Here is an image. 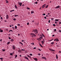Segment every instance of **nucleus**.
Returning a JSON list of instances; mask_svg holds the SVG:
<instances>
[{
    "label": "nucleus",
    "mask_w": 61,
    "mask_h": 61,
    "mask_svg": "<svg viewBox=\"0 0 61 61\" xmlns=\"http://www.w3.org/2000/svg\"><path fill=\"white\" fill-rule=\"evenodd\" d=\"M33 31L34 32L35 34H37L38 33V31L37 29L33 30Z\"/></svg>",
    "instance_id": "f257e3e1"
},
{
    "label": "nucleus",
    "mask_w": 61,
    "mask_h": 61,
    "mask_svg": "<svg viewBox=\"0 0 61 61\" xmlns=\"http://www.w3.org/2000/svg\"><path fill=\"white\" fill-rule=\"evenodd\" d=\"M30 35L31 36H32V37H35V36H36V34L33 33H31Z\"/></svg>",
    "instance_id": "f03ea898"
},
{
    "label": "nucleus",
    "mask_w": 61,
    "mask_h": 61,
    "mask_svg": "<svg viewBox=\"0 0 61 61\" xmlns=\"http://www.w3.org/2000/svg\"><path fill=\"white\" fill-rule=\"evenodd\" d=\"M46 4H44L42 6V8H44V7H46Z\"/></svg>",
    "instance_id": "7ed1b4c3"
},
{
    "label": "nucleus",
    "mask_w": 61,
    "mask_h": 61,
    "mask_svg": "<svg viewBox=\"0 0 61 61\" xmlns=\"http://www.w3.org/2000/svg\"><path fill=\"white\" fill-rule=\"evenodd\" d=\"M19 5H20V6H22V3L21 2V3H20V2H19L18 3Z\"/></svg>",
    "instance_id": "20e7f679"
},
{
    "label": "nucleus",
    "mask_w": 61,
    "mask_h": 61,
    "mask_svg": "<svg viewBox=\"0 0 61 61\" xmlns=\"http://www.w3.org/2000/svg\"><path fill=\"white\" fill-rule=\"evenodd\" d=\"M54 41H56V42H58L59 41V40L58 38L54 40Z\"/></svg>",
    "instance_id": "39448f33"
},
{
    "label": "nucleus",
    "mask_w": 61,
    "mask_h": 61,
    "mask_svg": "<svg viewBox=\"0 0 61 61\" xmlns=\"http://www.w3.org/2000/svg\"><path fill=\"white\" fill-rule=\"evenodd\" d=\"M24 57L25 59H27V60H29V59L27 57L25 56H24Z\"/></svg>",
    "instance_id": "423d86ee"
},
{
    "label": "nucleus",
    "mask_w": 61,
    "mask_h": 61,
    "mask_svg": "<svg viewBox=\"0 0 61 61\" xmlns=\"http://www.w3.org/2000/svg\"><path fill=\"white\" fill-rule=\"evenodd\" d=\"M8 18H9V16H8V15H6V19H8Z\"/></svg>",
    "instance_id": "0eeeda50"
},
{
    "label": "nucleus",
    "mask_w": 61,
    "mask_h": 61,
    "mask_svg": "<svg viewBox=\"0 0 61 61\" xmlns=\"http://www.w3.org/2000/svg\"><path fill=\"white\" fill-rule=\"evenodd\" d=\"M60 8V6H59V5H58L55 8V9H57L58 8Z\"/></svg>",
    "instance_id": "6e6552de"
},
{
    "label": "nucleus",
    "mask_w": 61,
    "mask_h": 61,
    "mask_svg": "<svg viewBox=\"0 0 61 61\" xmlns=\"http://www.w3.org/2000/svg\"><path fill=\"white\" fill-rule=\"evenodd\" d=\"M12 48L13 49V50H15V47L14 46H12Z\"/></svg>",
    "instance_id": "1a4fd4ad"
},
{
    "label": "nucleus",
    "mask_w": 61,
    "mask_h": 61,
    "mask_svg": "<svg viewBox=\"0 0 61 61\" xmlns=\"http://www.w3.org/2000/svg\"><path fill=\"white\" fill-rule=\"evenodd\" d=\"M33 59H34L36 61H37L38 60L37 59V58H33Z\"/></svg>",
    "instance_id": "9d476101"
},
{
    "label": "nucleus",
    "mask_w": 61,
    "mask_h": 61,
    "mask_svg": "<svg viewBox=\"0 0 61 61\" xmlns=\"http://www.w3.org/2000/svg\"><path fill=\"white\" fill-rule=\"evenodd\" d=\"M18 52H20V53H21L22 52V51H21V50L19 49L18 51Z\"/></svg>",
    "instance_id": "9b49d317"
},
{
    "label": "nucleus",
    "mask_w": 61,
    "mask_h": 61,
    "mask_svg": "<svg viewBox=\"0 0 61 61\" xmlns=\"http://www.w3.org/2000/svg\"><path fill=\"white\" fill-rule=\"evenodd\" d=\"M42 59H45V60H46V58L45 57H42Z\"/></svg>",
    "instance_id": "f8f14e48"
},
{
    "label": "nucleus",
    "mask_w": 61,
    "mask_h": 61,
    "mask_svg": "<svg viewBox=\"0 0 61 61\" xmlns=\"http://www.w3.org/2000/svg\"><path fill=\"white\" fill-rule=\"evenodd\" d=\"M34 13V11H33V10H32L31 11V14H33V13Z\"/></svg>",
    "instance_id": "ddd939ff"
},
{
    "label": "nucleus",
    "mask_w": 61,
    "mask_h": 61,
    "mask_svg": "<svg viewBox=\"0 0 61 61\" xmlns=\"http://www.w3.org/2000/svg\"><path fill=\"white\" fill-rule=\"evenodd\" d=\"M56 58L57 59H58V56L56 54Z\"/></svg>",
    "instance_id": "4468645a"
},
{
    "label": "nucleus",
    "mask_w": 61,
    "mask_h": 61,
    "mask_svg": "<svg viewBox=\"0 0 61 61\" xmlns=\"http://www.w3.org/2000/svg\"><path fill=\"white\" fill-rule=\"evenodd\" d=\"M15 7L16 9H17V6L16 5H15Z\"/></svg>",
    "instance_id": "2eb2a0df"
},
{
    "label": "nucleus",
    "mask_w": 61,
    "mask_h": 61,
    "mask_svg": "<svg viewBox=\"0 0 61 61\" xmlns=\"http://www.w3.org/2000/svg\"><path fill=\"white\" fill-rule=\"evenodd\" d=\"M27 56H28V57L29 58H31V56H29V55H27Z\"/></svg>",
    "instance_id": "dca6fc26"
},
{
    "label": "nucleus",
    "mask_w": 61,
    "mask_h": 61,
    "mask_svg": "<svg viewBox=\"0 0 61 61\" xmlns=\"http://www.w3.org/2000/svg\"><path fill=\"white\" fill-rule=\"evenodd\" d=\"M59 19H55V21H59Z\"/></svg>",
    "instance_id": "f3484780"
},
{
    "label": "nucleus",
    "mask_w": 61,
    "mask_h": 61,
    "mask_svg": "<svg viewBox=\"0 0 61 61\" xmlns=\"http://www.w3.org/2000/svg\"><path fill=\"white\" fill-rule=\"evenodd\" d=\"M41 43H42V45H43L44 44V41H41Z\"/></svg>",
    "instance_id": "a211bd4d"
},
{
    "label": "nucleus",
    "mask_w": 61,
    "mask_h": 61,
    "mask_svg": "<svg viewBox=\"0 0 61 61\" xmlns=\"http://www.w3.org/2000/svg\"><path fill=\"white\" fill-rule=\"evenodd\" d=\"M11 42H13L14 41V40L13 39H12L10 40Z\"/></svg>",
    "instance_id": "6ab92c4d"
},
{
    "label": "nucleus",
    "mask_w": 61,
    "mask_h": 61,
    "mask_svg": "<svg viewBox=\"0 0 61 61\" xmlns=\"http://www.w3.org/2000/svg\"><path fill=\"white\" fill-rule=\"evenodd\" d=\"M10 43V42L9 41L7 43V45H9Z\"/></svg>",
    "instance_id": "aec40b11"
},
{
    "label": "nucleus",
    "mask_w": 61,
    "mask_h": 61,
    "mask_svg": "<svg viewBox=\"0 0 61 61\" xmlns=\"http://www.w3.org/2000/svg\"><path fill=\"white\" fill-rule=\"evenodd\" d=\"M2 51H3V52H5V50L3 49V50H2Z\"/></svg>",
    "instance_id": "412c9836"
},
{
    "label": "nucleus",
    "mask_w": 61,
    "mask_h": 61,
    "mask_svg": "<svg viewBox=\"0 0 61 61\" xmlns=\"http://www.w3.org/2000/svg\"><path fill=\"white\" fill-rule=\"evenodd\" d=\"M39 45H40V46H41V47H43V46H42V45H41V44H40Z\"/></svg>",
    "instance_id": "4be33fe9"
},
{
    "label": "nucleus",
    "mask_w": 61,
    "mask_h": 61,
    "mask_svg": "<svg viewBox=\"0 0 61 61\" xmlns=\"http://www.w3.org/2000/svg\"><path fill=\"white\" fill-rule=\"evenodd\" d=\"M17 57V55H15V59Z\"/></svg>",
    "instance_id": "5701e85b"
},
{
    "label": "nucleus",
    "mask_w": 61,
    "mask_h": 61,
    "mask_svg": "<svg viewBox=\"0 0 61 61\" xmlns=\"http://www.w3.org/2000/svg\"><path fill=\"white\" fill-rule=\"evenodd\" d=\"M31 45H35V44L34 43H31Z\"/></svg>",
    "instance_id": "b1692460"
},
{
    "label": "nucleus",
    "mask_w": 61,
    "mask_h": 61,
    "mask_svg": "<svg viewBox=\"0 0 61 61\" xmlns=\"http://www.w3.org/2000/svg\"><path fill=\"white\" fill-rule=\"evenodd\" d=\"M3 58H0V59H1L2 61H3Z\"/></svg>",
    "instance_id": "393cba45"
},
{
    "label": "nucleus",
    "mask_w": 61,
    "mask_h": 61,
    "mask_svg": "<svg viewBox=\"0 0 61 61\" xmlns=\"http://www.w3.org/2000/svg\"><path fill=\"white\" fill-rule=\"evenodd\" d=\"M48 5H47L46 7H45V8H47V7H48Z\"/></svg>",
    "instance_id": "a878e982"
},
{
    "label": "nucleus",
    "mask_w": 61,
    "mask_h": 61,
    "mask_svg": "<svg viewBox=\"0 0 61 61\" xmlns=\"http://www.w3.org/2000/svg\"><path fill=\"white\" fill-rule=\"evenodd\" d=\"M17 26H15V29H17Z\"/></svg>",
    "instance_id": "bb28decb"
},
{
    "label": "nucleus",
    "mask_w": 61,
    "mask_h": 61,
    "mask_svg": "<svg viewBox=\"0 0 61 61\" xmlns=\"http://www.w3.org/2000/svg\"><path fill=\"white\" fill-rule=\"evenodd\" d=\"M41 34L42 36H43L44 37H45V36H44V34H43L42 33Z\"/></svg>",
    "instance_id": "cd10ccee"
},
{
    "label": "nucleus",
    "mask_w": 61,
    "mask_h": 61,
    "mask_svg": "<svg viewBox=\"0 0 61 61\" xmlns=\"http://www.w3.org/2000/svg\"><path fill=\"white\" fill-rule=\"evenodd\" d=\"M15 11V10H12L10 11V12H13V11Z\"/></svg>",
    "instance_id": "c85d7f7f"
},
{
    "label": "nucleus",
    "mask_w": 61,
    "mask_h": 61,
    "mask_svg": "<svg viewBox=\"0 0 61 61\" xmlns=\"http://www.w3.org/2000/svg\"><path fill=\"white\" fill-rule=\"evenodd\" d=\"M51 44H52V45H53V44H54V42H51Z\"/></svg>",
    "instance_id": "c756f323"
},
{
    "label": "nucleus",
    "mask_w": 61,
    "mask_h": 61,
    "mask_svg": "<svg viewBox=\"0 0 61 61\" xmlns=\"http://www.w3.org/2000/svg\"><path fill=\"white\" fill-rule=\"evenodd\" d=\"M41 40V39H40L39 40H38V41L39 42H40V41Z\"/></svg>",
    "instance_id": "7c9ffc66"
},
{
    "label": "nucleus",
    "mask_w": 61,
    "mask_h": 61,
    "mask_svg": "<svg viewBox=\"0 0 61 61\" xmlns=\"http://www.w3.org/2000/svg\"><path fill=\"white\" fill-rule=\"evenodd\" d=\"M26 9H28V10L29 9H30V8H28V7H26Z\"/></svg>",
    "instance_id": "2f4dec72"
},
{
    "label": "nucleus",
    "mask_w": 61,
    "mask_h": 61,
    "mask_svg": "<svg viewBox=\"0 0 61 61\" xmlns=\"http://www.w3.org/2000/svg\"><path fill=\"white\" fill-rule=\"evenodd\" d=\"M13 20H14V21H15V20H16V19L15 18H14L13 19Z\"/></svg>",
    "instance_id": "473e14b6"
},
{
    "label": "nucleus",
    "mask_w": 61,
    "mask_h": 61,
    "mask_svg": "<svg viewBox=\"0 0 61 61\" xmlns=\"http://www.w3.org/2000/svg\"><path fill=\"white\" fill-rule=\"evenodd\" d=\"M30 56H33L32 54L31 53L30 54Z\"/></svg>",
    "instance_id": "72a5a7b5"
},
{
    "label": "nucleus",
    "mask_w": 61,
    "mask_h": 61,
    "mask_svg": "<svg viewBox=\"0 0 61 61\" xmlns=\"http://www.w3.org/2000/svg\"><path fill=\"white\" fill-rule=\"evenodd\" d=\"M10 56H13V54H12V53H10Z\"/></svg>",
    "instance_id": "f704fd0d"
},
{
    "label": "nucleus",
    "mask_w": 61,
    "mask_h": 61,
    "mask_svg": "<svg viewBox=\"0 0 61 61\" xmlns=\"http://www.w3.org/2000/svg\"><path fill=\"white\" fill-rule=\"evenodd\" d=\"M0 32L2 33L3 32V30H0Z\"/></svg>",
    "instance_id": "c9c22d12"
},
{
    "label": "nucleus",
    "mask_w": 61,
    "mask_h": 61,
    "mask_svg": "<svg viewBox=\"0 0 61 61\" xmlns=\"http://www.w3.org/2000/svg\"><path fill=\"white\" fill-rule=\"evenodd\" d=\"M21 50H22V51H25V49H22Z\"/></svg>",
    "instance_id": "e433bc0d"
},
{
    "label": "nucleus",
    "mask_w": 61,
    "mask_h": 61,
    "mask_svg": "<svg viewBox=\"0 0 61 61\" xmlns=\"http://www.w3.org/2000/svg\"><path fill=\"white\" fill-rule=\"evenodd\" d=\"M38 2L36 1V2L34 3L35 4H37Z\"/></svg>",
    "instance_id": "4c0bfd02"
},
{
    "label": "nucleus",
    "mask_w": 61,
    "mask_h": 61,
    "mask_svg": "<svg viewBox=\"0 0 61 61\" xmlns=\"http://www.w3.org/2000/svg\"><path fill=\"white\" fill-rule=\"evenodd\" d=\"M40 39H43V37H40Z\"/></svg>",
    "instance_id": "58836bf2"
},
{
    "label": "nucleus",
    "mask_w": 61,
    "mask_h": 61,
    "mask_svg": "<svg viewBox=\"0 0 61 61\" xmlns=\"http://www.w3.org/2000/svg\"><path fill=\"white\" fill-rule=\"evenodd\" d=\"M18 16V15H15V17H16V16Z\"/></svg>",
    "instance_id": "ea45409f"
},
{
    "label": "nucleus",
    "mask_w": 61,
    "mask_h": 61,
    "mask_svg": "<svg viewBox=\"0 0 61 61\" xmlns=\"http://www.w3.org/2000/svg\"><path fill=\"white\" fill-rule=\"evenodd\" d=\"M9 32H13V31L12 30H10L9 31Z\"/></svg>",
    "instance_id": "a19ab883"
},
{
    "label": "nucleus",
    "mask_w": 61,
    "mask_h": 61,
    "mask_svg": "<svg viewBox=\"0 0 61 61\" xmlns=\"http://www.w3.org/2000/svg\"><path fill=\"white\" fill-rule=\"evenodd\" d=\"M53 25L54 26H56V25L55 24H53Z\"/></svg>",
    "instance_id": "79ce46f5"
},
{
    "label": "nucleus",
    "mask_w": 61,
    "mask_h": 61,
    "mask_svg": "<svg viewBox=\"0 0 61 61\" xmlns=\"http://www.w3.org/2000/svg\"><path fill=\"white\" fill-rule=\"evenodd\" d=\"M17 25L18 26H20V24H17Z\"/></svg>",
    "instance_id": "37998d69"
},
{
    "label": "nucleus",
    "mask_w": 61,
    "mask_h": 61,
    "mask_svg": "<svg viewBox=\"0 0 61 61\" xmlns=\"http://www.w3.org/2000/svg\"><path fill=\"white\" fill-rule=\"evenodd\" d=\"M38 56H40L41 55V54L40 53H38Z\"/></svg>",
    "instance_id": "c03bdc74"
},
{
    "label": "nucleus",
    "mask_w": 61,
    "mask_h": 61,
    "mask_svg": "<svg viewBox=\"0 0 61 61\" xmlns=\"http://www.w3.org/2000/svg\"><path fill=\"white\" fill-rule=\"evenodd\" d=\"M49 50L51 51H52V49H50Z\"/></svg>",
    "instance_id": "a18cd8bd"
},
{
    "label": "nucleus",
    "mask_w": 61,
    "mask_h": 61,
    "mask_svg": "<svg viewBox=\"0 0 61 61\" xmlns=\"http://www.w3.org/2000/svg\"><path fill=\"white\" fill-rule=\"evenodd\" d=\"M29 22L27 23V25H29Z\"/></svg>",
    "instance_id": "49530a36"
},
{
    "label": "nucleus",
    "mask_w": 61,
    "mask_h": 61,
    "mask_svg": "<svg viewBox=\"0 0 61 61\" xmlns=\"http://www.w3.org/2000/svg\"><path fill=\"white\" fill-rule=\"evenodd\" d=\"M43 15H46V14L45 13H44L42 14Z\"/></svg>",
    "instance_id": "de8ad7c7"
},
{
    "label": "nucleus",
    "mask_w": 61,
    "mask_h": 61,
    "mask_svg": "<svg viewBox=\"0 0 61 61\" xmlns=\"http://www.w3.org/2000/svg\"><path fill=\"white\" fill-rule=\"evenodd\" d=\"M56 29H55L54 30V32H56Z\"/></svg>",
    "instance_id": "09e8293b"
},
{
    "label": "nucleus",
    "mask_w": 61,
    "mask_h": 61,
    "mask_svg": "<svg viewBox=\"0 0 61 61\" xmlns=\"http://www.w3.org/2000/svg\"><path fill=\"white\" fill-rule=\"evenodd\" d=\"M6 3H8V1H6Z\"/></svg>",
    "instance_id": "8fccbe9b"
},
{
    "label": "nucleus",
    "mask_w": 61,
    "mask_h": 61,
    "mask_svg": "<svg viewBox=\"0 0 61 61\" xmlns=\"http://www.w3.org/2000/svg\"><path fill=\"white\" fill-rule=\"evenodd\" d=\"M52 52H55V50H52Z\"/></svg>",
    "instance_id": "3c124183"
},
{
    "label": "nucleus",
    "mask_w": 61,
    "mask_h": 61,
    "mask_svg": "<svg viewBox=\"0 0 61 61\" xmlns=\"http://www.w3.org/2000/svg\"><path fill=\"white\" fill-rule=\"evenodd\" d=\"M51 20H54V19L53 18H51Z\"/></svg>",
    "instance_id": "603ef678"
},
{
    "label": "nucleus",
    "mask_w": 61,
    "mask_h": 61,
    "mask_svg": "<svg viewBox=\"0 0 61 61\" xmlns=\"http://www.w3.org/2000/svg\"><path fill=\"white\" fill-rule=\"evenodd\" d=\"M59 32H61V30H59V31H58Z\"/></svg>",
    "instance_id": "864d4df0"
},
{
    "label": "nucleus",
    "mask_w": 61,
    "mask_h": 61,
    "mask_svg": "<svg viewBox=\"0 0 61 61\" xmlns=\"http://www.w3.org/2000/svg\"><path fill=\"white\" fill-rule=\"evenodd\" d=\"M36 49V47H34V48H33V49Z\"/></svg>",
    "instance_id": "5fc2aeb1"
},
{
    "label": "nucleus",
    "mask_w": 61,
    "mask_h": 61,
    "mask_svg": "<svg viewBox=\"0 0 61 61\" xmlns=\"http://www.w3.org/2000/svg\"><path fill=\"white\" fill-rule=\"evenodd\" d=\"M9 39H11V38L10 37H9Z\"/></svg>",
    "instance_id": "6e6d98bb"
},
{
    "label": "nucleus",
    "mask_w": 61,
    "mask_h": 61,
    "mask_svg": "<svg viewBox=\"0 0 61 61\" xmlns=\"http://www.w3.org/2000/svg\"><path fill=\"white\" fill-rule=\"evenodd\" d=\"M53 40V39H52V40H50V41H52V40Z\"/></svg>",
    "instance_id": "4d7b16f0"
},
{
    "label": "nucleus",
    "mask_w": 61,
    "mask_h": 61,
    "mask_svg": "<svg viewBox=\"0 0 61 61\" xmlns=\"http://www.w3.org/2000/svg\"><path fill=\"white\" fill-rule=\"evenodd\" d=\"M53 40V39H52V40H50V41H52V40Z\"/></svg>",
    "instance_id": "13d9d810"
},
{
    "label": "nucleus",
    "mask_w": 61,
    "mask_h": 61,
    "mask_svg": "<svg viewBox=\"0 0 61 61\" xmlns=\"http://www.w3.org/2000/svg\"><path fill=\"white\" fill-rule=\"evenodd\" d=\"M43 41H44V42H45V39H43Z\"/></svg>",
    "instance_id": "bf43d9fd"
},
{
    "label": "nucleus",
    "mask_w": 61,
    "mask_h": 61,
    "mask_svg": "<svg viewBox=\"0 0 61 61\" xmlns=\"http://www.w3.org/2000/svg\"><path fill=\"white\" fill-rule=\"evenodd\" d=\"M48 22L49 23H50V20H49L48 21Z\"/></svg>",
    "instance_id": "052dcab7"
},
{
    "label": "nucleus",
    "mask_w": 61,
    "mask_h": 61,
    "mask_svg": "<svg viewBox=\"0 0 61 61\" xmlns=\"http://www.w3.org/2000/svg\"><path fill=\"white\" fill-rule=\"evenodd\" d=\"M55 24H57V22L56 21H55Z\"/></svg>",
    "instance_id": "680f3d73"
},
{
    "label": "nucleus",
    "mask_w": 61,
    "mask_h": 61,
    "mask_svg": "<svg viewBox=\"0 0 61 61\" xmlns=\"http://www.w3.org/2000/svg\"><path fill=\"white\" fill-rule=\"evenodd\" d=\"M34 22H35V21L34 20H32V23H34Z\"/></svg>",
    "instance_id": "e2e57ef3"
},
{
    "label": "nucleus",
    "mask_w": 61,
    "mask_h": 61,
    "mask_svg": "<svg viewBox=\"0 0 61 61\" xmlns=\"http://www.w3.org/2000/svg\"><path fill=\"white\" fill-rule=\"evenodd\" d=\"M38 50H39V51H41V49H39Z\"/></svg>",
    "instance_id": "0e129e2a"
},
{
    "label": "nucleus",
    "mask_w": 61,
    "mask_h": 61,
    "mask_svg": "<svg viewBox=\"0 0 61 61\" xmlns=\"http://www.w3.org/2000/svg\"><path fill=\"white\" fill-rule=\"evenodd\" d=\"M6 30V31H8V29H5Z\"/></svg>",
    "instance_id": "69168bd1"
},
{
    "label": "nucleus",
    "mask_w": 61,
    "mask_h": 61,
    "mask_svg": "<svg viewBox=\"0 0 61 61\" xmlns=\"http://www.w3.org/2000/svg\"><path fill=\"white\" fill-rule=\"evenodd\" d=\"M44 18H45V19H46V17H45Z\"/></svg>",
    "instance_id": "338daca9"
},
{
    "label": "nucleus",
    "mask_w": 61,
    "mask_h": 61,
    "mask_svg": "<svg viewBox=\"0 0 61 61\" xmlns=\"http://www.w3.org/2000/svg\"><path fill=\"white\" fill-rule=\"evenodd\" d=\"M59 24H61V22H59Z\"/></svg>",
    "instance_id": "774afa93"
}]
</instances>
